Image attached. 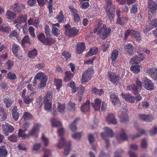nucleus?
I'll use <instances>...</instances> for the list:
<instances>
[{"label": "nucleus", "mask_w": 157, "mask_h": 157, "mask_svg": "<svg viewBox=\"0 0 157 157\" xmlns=\"http://www.w3.org/2000/svg\"><path fill=\"white\" fill-rule=\"evenodd\" d=\"M13 64V62L11 60L8 61L6 63V66L7 69L10 70L12 67Z\"/></svg>", "instance_id": "63"}, {"label": "nucleus", "mask_w": 157, "mask_h": 157, "mask_svg": "<svg viewBox=\"0 0 157 157\" xmlns=\"http://www.w3.org/2000/svg\"><path fill=\"white\" fill-rule=\"evenodd\" d=\"M102 101L99 99L96 98L95 99L94 103L93 102L91 103L92 107L96 111L99 110L100 109Z\"/></svg>", "instance_id": "13"}, {"label": "nucleus", "mask_w": 157, "mask_h": 157, "mask_svg": "<svg viewBox=\"0 0 157 157\" xmlns=\"http://www.w3.org/2000/svg\"><path fill=\"white\" fill-rule=\"evenodd\" d=\"M56 18L59 22H61L63 21L64 17L62 11H60L59 14L57 15Z\"/></svg>", "instance_id": "51"}, {"label": "nucleus", "mask_w": 157, "mask_h": 157, "mask_svg": "<svg viewBox=\"0 0 157 157\" xmlns=\"http://www.w3.org/2000/svg\"><path fill=\"white\" fill-rule=\"evenodd\" d=\"M22 117L25 120H29L31 119L32 117V115L29 113L25 112L22 116Z\"/></svg>", "instance_id": "54"}, {"label": "nucleus", "mask_w": 157, "mask_h": 157, "mask_svg": "<svg viewBox=\"0 0 157 157\" xmlns=\"http://www.w3.org/2000/svg\"><path fill=\"white\" fill-rule=\"evenodd\" d=\"M40 126V124H36L32 130L29 132L28 134L26 136L28 137L34 136L36 132L39 131Z\"/></svg>", "instance_id": "12"}, {"label": "nucleus", "mask_w": 157, "mask_h": 157, "mask_svg": "<svg viewBox=\"0 0 157 157\" xmlns=\"http://www.w3.org/2000/svg\"><path fill=\"white\" fill-rule=\"evenodd\" d=\"M7 78L9 79L14 80L16 79L17 76L15 74L10 72L7 74Z\"/></svg>", "instance_id": "49"}, {"label": "nucleus", "mask_w": 157, "mask_h": 157, "mask_svg": "<svg viewBox=\"0 0 157 157\" xmlns=\"http://www.w3.org/2000/svg\"><path fill=\"white\" fill-rule=\"evenodd\" d=\"M23 99L24 102L27 104H29L32 101V99L28 96L23 98Z\"/></svg>", "instance_id": "64"}, {"label": "nucleus", "mask_w": 157, "mask_h": 157, "mask_svg": "<svg viewBox=\"0 0 157 157\" xmlns=\"http://www.w3.org/2000/svg\"><path fill=\"white\" fill-rule=\"evenodd\" d=\"M115 9L106 10L108 17L110 21H113L114 17V13L115 12Z\"/></svg>", "instance_id": "23"}, {"label": "nucleus", "mask_w": 157, "mask_h": 157, "mask_svg": "<svg viewBox=\"0 0 157 157\" xmlns=\"http://www.w3.org/2000/svg\"><path fill=\"white\" fill-rule=\"evenodd\" d=\"M140 67L137 64L133 65L130 68L131 70L135 74L138 73L140 70Z\"/></svg>", "instance_id": "32"}, {"label": "nucleus", "mask_w": 157, "mask_h": 157, "mask_svg": "<svg viewBox=\"0 0 157 157\" xmlns=\"http://www.w3.org/2000/svg\"><path fill=\"white\" fill-rule=\"evenodd\" d=\"M104 130L105 133H102L101 134V136L102 138H104L105 136L110 137H112L113 136V133L112 129L106 127L104 128Z\"/></svg>", "instance_id": "14"}, {"label": "nucleus", "mask_w": 157, "mask_h": 157, "mask_svg": "<svg viewBox=\"0 0 157 157\" xmlns=\"http://www.w3.org/2000/svg\"><path fill=\"white\" fill-rule=\"evenodd\" d=\"M52 125L53 127H56L61 126V123L56 119H52L51 120Z\"/></svg>", "instance_id": "46"}, {"label": "nucleus", "mask_w": 157, "mask_h": 157, "mask_svg": "<svg viewBox=\"0 0 157 157\" xmlns=\"http://www.w3.org/2000/svg\"><path fill=\"white\" fill-rule=\"evenodd\" d=\"M86 49V47L84 44L82 42H80L77 44L76 52L78 54L82 53Z\"/></svg>", "instance_id": "19"}, {"label": "nucleus", "mask_w": 157, "mask_h": 157, "mask_svg": "<svg viewBox=\"0 0 157 157\" xmlns=\"http://www.w3.org/2000/svg\"><path fill=\"white\" fill-rule=\"evenodd\" d=\"M17 136L16 135L14 134H12L8 138V139L11 142H16L17 141Z\"/></svg>", "instance_id": "55"}, {"label": "nucleus", "mask_w": 157, "mask_h": 157, "mask_svg": "<svg viewBox=\"0 0 157 157\" xmlns=\"http://www.w3.org/2000/svg\"><path fill=\"white\" fill-rule=\"evenodd\" d=\"M132 33L134 34V36L136 38V40L139 41L141 40V38L139 32L132 30Z\"/></svg>", "instance_id": "62"}, {"label": "nucleus", "mask_w": 157, "mask_h": 157, "mask_svg": "<svg viewBox=\"0 0 157 157\" xmlns=\"http://www.w3.org/2000/svg\"><path fill=\"white\" fill-rule=\"evenodd\" d=\"M118 54V51L117 49H115L112 52L111 58L113 61H114L117 59Z\"/></svg>", "instance_id": "48"}, {"label": "nucleus", "mask_w": 157, "mask_h": 157, "mask_svg": "<svg viewBox=\"0 0 157 157\" xmlns=\"http://www.w3.org/2000/svg\"><path fill=\"white\" fill-rule=\"evenodd\" d=\"M71 143H69L65 147L63 152L64 156H67L69 154L70 151L71 150Z\"/></svg>", "instance_id": "43"}, {"label": "nucleus", "mask_w": 157, "mask_h": 157, "mask_svg": "<svg viewBox=\"0 0 157 157\" xmlns=\"http://www.w3.org/2000/svg\"><path fill=\"white\" fill-rule=\"evenodd\" d=\"M128 20V19L126 18H118L117 22L120 25H123L125 23V21H126Z\"/></svg>", "instance_id": "47"}, {"label": "nucleus", "mask_w": 157, "mask_h": 157, "mask_svg": "<svg viewBox=\"0 0 157 157\" xmlns=\"http://www.w3.org/2000/svg\"><path fill=\"white\" fill-rule=\"evenodd\" d=\"M136 56H137V59H138V60L136 59V60L135 61L136 64L139 63V62L142 60L144 59V56L142 53H140L138 55Z\"/></svg>", "instance_id": "60"}, {"label": "nucleus", "mask_w": 157, "mask_h": 157, "mask_svg": "<svg viewBox=\"0 0 157 157\" xmlns=\"http://www.w3.org/2000/svg\"><path fill=\"white\" fill-rule=\"evenodd\" d=\"M44 104V108L45 110L48 112H51L52 110V102H43Z\"/></svg>", "instance_id": "24"}, {"label": "nucleus", "mask_w": 157, "mask_h": 157, "mask_svg": "<svg viewBox=\"0 0 157 157\" xmlns=\"http://www.w3.org/2000/svg\"><path fill=\"white\" fill-rule=\"evenodd\" d=\"M52 94L51 91L48 92L44 98L43 102H52Z\"/></svg>", "instance_id": "26"}, {"label": "nucleus", "mask_w": 157, "mask_h": 157, "mask_svg": "<svg viewBox=\"0 0 157 157\" xmlns=\"http://www.w3.org/2000/svg\"><path fill=\"white\" fill-rule=\"evenodd\" d=\"M55 85L57 87V89L59 90L62 86V82L61 80L60 79H55Z\"/></svg>", "instance_id": "56"}, {"label": "nucleus", "mask_w": 157, "mask_h": 157, "mask_svg": "<svg viewBox=\"0 0 157 157\" xmlns=\"http://www.w3.org/2000/svg\"><path fill=\"white\" fill-rule=\"evenodd\" d=\"M136 83V85H128L127 87L128 90H132L135 94H136L138 91L141 90L142 86V83L138 78H137Z\"/></svg>", "instance_id": "3"}, {"label": "nucleus", "mask_w": 157, "mask_h": 157, "mask_svg": "<svg viewBox=\"0 0 157 157\" xmlns=\"http://www.w3.org/2000/svg\"><path fill=\"white\" fill-rule=\"evenodd\" d=\"M41 138L42 142L44 144V146L45 147L48 146L49 145L48 139L45 136L44 134L42 135Z\"/></svg>", "instance_id": "52"}, {"label": "nucleus", "mask_w": 157, "mask_h": 157, "mask_svg": "<svg viewBox=\"0 0 157 157\" xmlns=\"http://www.w3.org/2000/svg\"><path fill=\"white\" fill-rule=\"evenodd\" d=\"M136 135L132 136L131 137L132 140H133L137 138L140 137L142 135L145 134L146 132L145 130L143 129H140Z\"/></svg>", "instance_id": "37"}, {"label": "nucleus", "mask_w": 157, "mask_h": 157, "mask_svg": "<svg viewBox=\"0 0 157 157\" xmlns=\"http://www.w3.org/2000/svg\"><path fill=\"white\" fill-rule=\"evenodd\" d=\"M6 15L8 19L11 20L13 19L16 16V13H13L10 10H8L6 12Z\"/></svg>", "instance_id": "38"}, {"label": "nucleus", "mask_w": 157, "mask_h": 157, "mask_svg": "<svg viewBox=\"0 0 157 157\" xmlns=\"http://www.w3.org/2000/svg\"><path fill=\"white\" fill-rule=\"evenodd\" d=\"M80 109L82 112H86L88 111L90 109V101H88L82 104L81 106Z\"/></svg>", "instance_id": "20"}, {"label": "nucleus", "mask_w": 157, "mask_h": 157, "mask_svg": "<svg viewBox=\"0 0 157 157\" xmlns=\"http://www.w3.org/2000/svg\"><path fill=\"white\" fill-rule=\"evenodd\" d=\"M142 82L144 84V87L145 89L149 90H152L154 89V83L147 77H144L143 79Z\"/></svg>", "instance_id": "6"}, {"label": "nucleus", "mask_w": 157, "mask_h": 157, "mask_svg": "<svg viewBox=\"0 0 157 157\" xmlns=\"http://www.w3.org/2000/svg\"><path fill=\"white\" fill-rule=\"evenodd\" d=\"M146 72L149 74L154 80H157V69L155 68H149Z\"/></svg>", "instance_id": "10"}, {"label": "nucleus", "mask_w": 157, "mask_h": 157, "mask_svg": "<svg viewBox=\"0 0 157 157\" xmlns=\"http://www.w3.org/2000/svg\"><path fill=\"white\" fill-rule=\"evenodd\" d=\"M50 36H47V38L46 39L44 44L51 45L55 42V40L53 38L50 37Z\"/></svg>", "instance_id": "33"}, {"label": "nucleus", "mask_w": 157, "mask_h": 157, "mask_svg": "<svg viewBox=\"0 0 157 157\" xmlns=\"http://www.w3.org/2000/svg\"><path fill=\"white\" fill-rule=\"evenodd\" d=\"M111 30L110 28H107L105 25H102V22L100 21L98 23L97 27L94 30V32L95 33L98 31L97 35L100 36L102 39H104L109 35Z\"/></svg>", "instance_id": "1"}, {"label": "nucleus", "mask_w": 157, "mask_h": 157, "mask_svg": "<svg viewBox=\"0 0 157 157\" xmlns=\"http://www.w3.org/2000/svg\"><path fill=\"white\" fill-rule=\"evenodd\" d=\"M13 10L16 12L19 13L21 12L22 10L21 8V6L18 3H15L13 6Z\"/></svg>", "instance_id": "45"}, {"label": "nucleus", "mask_w": 157, "mask_h": 157, "mask_svg": "<svg viewBox=\"0 0 157 157\" xmlns=\"http://www.w3.org/2000/svg\"><path fill=\"white\" fill-rule=\"evenodd\" d=\"M38 38L41 42L44 44L46 38L44 33H41L39 34L38 36Z\"/></svg>", "instance_id": "53"}, {"label": "nucleus", "mask_w": 157, "mask_h": 157, "mask_svg": "<svg viewBox=\"0 0 157 157\" xmlns=\"http://www.w3.org/2000/svg\"><path fill=\"white\" fill-rule=\"evenodd\" d=\"M10 29V28L9 26L4 27L2 25H0V30L3 32L8 33Z\"/></svg>", "instance_id": "58"}, {"label": "nucleus", "mask_w": 157, "mask_h": 157, "mask_svg": "<svg viewBox=\"0 0 157 157\" xmlns=\"http://www.w3.org/2000/svg\"><path fill=\"white\" fill-rule=\"evenodd\" d=\"M121 95L123 98H124L126 101L129 102L131 103L134 102V98L133 96L129 94H125L124 93H122Z\"/></svg>", "instance_id": "18"}, {"label": "nucleus", "mask_w": 157, "mask_h": 157, "mask_svg": "<svg viewBox=\"0 0 157 157\" xmlns=\"http://www.w3.org/2000/svg\"><path fill=\"white\" fill-rule=\"evenodd\" d=\"M92 92L95 94L101 95L104 94V91L102 89L98 90L96 87H94L92 89Z\"/></svg>", "instance_id": "35"}, {"label": "nucleus", "mask_w": 157, "mask_h": 157, "mask_svg": "<svg viewBox=\"0 0 157 157\" xmlns=\"http://www.w3.org/2000/svg\"><path fill=\"white\" fill-rule=\"evenodd\" d=\"M20 49V47L15 44H13L12 45V52L16 57H17L18 52Z\"/></svg>", "instance_id": "28"}, {"label": "nucleus", "mask_w": 157, "mask_h": 157, "mask_svg": "<svg viewBox=\"0 0 157 157\" xmlns=\"http://www.w3.org/2000/svg\"><path fill=\"white\" fill-rule=\"evenodd\" d=\"M139 117L140 119L147 122L151 121L154 119L153 117L151 115L142 114L139 115Z\"/></svg>", "instance_id": "17"}, {"label": "nucleus", "mask_w": 157, "mask_h": 157, "mask_svg": "<svg viewBox=\"0 0 157 157\" xmlns=\"http://www.w3.org/2000/svg\"><path fill=\"white\" fill-rule=\"evenodd\" d=\"M66 109L65 105L64 104H61L59 102L58 103V111L61 114H63L65 112Z\"/></svg>", "instance_id": "22"}, {"label": "nucleus", "mask_w": 157, "mask_h": 157, "mask_svg": "<svg viewBox=\"0 0 157 157\" xmlns=\"http://www.w3.org/2000/svg\"><path fill=\"white\" fill-rule=\"evenodd\" d=\"M127 111L126 109H124V112L122 113L121 111L119 112L118 113L119 117L120 118L121 121L123 123H124L128 121V116L126 113Z\"/></svg>", "instance_id": "11"}, {"label": "nucleus", "mask_w": 157, "mask_h": 157, "mask_svg": "<svg viewBox=\"0 0 157 157\" xmlns=\"http://www.w3.org/2000/svg\"><path fill=\"white\" fill-rule=\"evenodd\" d=\"M127 139V136L124 130L122 129L119 136L117 137V139L119 142H120V140L124 141L126 140Z\"/></svg>", "instance_id": "16"}, {"label": "nucleus", "mask_w": 157, "mask_h": 157, "mask_svg": "<svg viewBox=\"0 0 157 157\" xmlns=\"http://www.w3.org/2000/svg\"><path fill=\"white\" fill-rule=\"evenodd\" d=\"M37 55V51L35 49H34L32 51L29 52L28 53V56L30 58L33 59Z\"/></svg>", "instance_id": "50"}, {"label": "nucleus", "mask_w": 157, "mask_h": 157, "mask_svg": "<svg viewBox=\"0 0 157 157\" xmlns=\"http://www.w3.org/2000/svg\"><path fill=\"white\" fill-rule=\"evenodd\" d=\"M107 4L106 10L115 9V6L112 4L111 0H105Z\"/></svg>", "instance_id": "27"}, {"label": "nucleus", "mask_w": 157, "mask_h": 157, "mask_svg": "<svg viewBox=\"0 0 157 157\" xmlns=\"http://www.w3.org/2000/svg\"><path fill=\"white\" fill-rule=\"evenodd\" d=\"M17 106H14L11 112L12 117L15 121H17L19 117V114L17 112Z\"/></svg>", "instance_id": "21"}, {"label": "nucleus", "mask_w": 157, "mask_h": 157, "mask_svg": "<svg viewBox=\"0 0 157 157\" xmlns=\"http://www.w3.org/2000/svg\"><path fill=\"white\" fill-rule=\"evenodd\" d=\"M94 73V71L91 68H89L83 73L82 75L81 82L82 84H85L90 81Z\"/></svg>", "instance_id": "2"}, {"label": "nucleus", "mask_w": 157, "mask_h": 157, "mask_svg": "<svg viewBox=\"0 0 157 157\" xmlns=\"http://www.w3.org/2000/svg\"><path fill=\"white\" fill-rule=\"evenodd\" d=\"M79 120V118H76L70 125L69 126L70 129L73 131H76L77 128L75 125L77 121Z\"/></svg>", "instance_id": "34"}, {"label": "nucleus", "mask_w": 157, "mask_h": 157, "mask_svg": "<svg viewBox=\"0 0 157 157\" xmlns=\"http://www.w3.org/2000/svg\"><path fill=\"white\" fill-rule=\"evenodd\" d=\"M25 131H24V130H23L22 129H19L18 133V136L19 137H21L22 138H28L25 133Z\"/></svg>", "instance_id": "57"}, {"label": "nucleus", "mask_w": 157, "mask_h": 157, "mask_svg": "<svg viewBox=\"0 0 157 157\" xmlns=\"http://www.w3.org/2000/svg\"><path fill=\"white\" fill-rule=\"evenodd\" d=\"M7 151L5 146H0V157H6L7 155Z\"/></svg>", "instance_id": "25"}, {"label": "nucleus", "mask_w": 157, "mask_h": 157, "mask_svg": "<svg viewBox=\"0 0 157 157\" xmlns=\"http://www.w3.org/2000/svg\"><path fill=\"white\" fill-rule=\"evenodd\" d=\"M147 7L152 13L155 12L157 10V3L151 0L148 1Z\"/></svg>", "instance_id": "9"}, {"label": "nucleus", "mask_w": 157, "mask_h": 157, "mask_svg": "<svg viewBox=\"0 0 157 157\" xmlns=\"http://www.w3.org/2000/svg\"><path fill=\"white\" fill-rule=\"evenodd\" d=\"M133 46L130 44H128L125 45V49L127 52L129 54H131L133 52Z\"/></svg>", "instance_id": "41"}, {"label": "nucleus", "mask_w": 157, "mask_h": 157, "mask_svg": "<svg viewBox=\"0 0 157 157\" xmlns=\"http://www.w3.org/2000/svg\"><path fill=\"white\" fill-rule=\"evenodd\" d=\"M3 116L2 118V121H5L7 118V114L6 113L5 110L2 107H0V117Z\"/></svg>", "instance_id": "36"}, {"label": "nucleus", "mask_w": 157, "mask_h": 157, "mask_svg": "<svg viewBox=\"0 0 157 157\" xmlns=\"http://www.w3.org/2000/svg\"><path fill=\"white\" fill-rule=\"evenodd\" d=\"M108 77L110 82L114 84H117L120 78L118 75L112 72H109Z\"/></svg>", "instance_id": "7"}, {"label": "nucleus", "mask_w": 157, "mask_h": 157, "mask_svg": "<svg viewBox=\"0 0 157 157\" xmlns=\"http://www.w3.org/2000/svg\"><path fill=\"white\" fill-rule=\"evenodd\" d=\"M52 33L56 36H58L60 34V31L56 27H52Z\"/></svg>", "instance_id": "61"}, {"label": "nucleus", "mask_w": 157, "mask_h": 157, "mask_svg": "<svg viewBox=\"0 0 157 157\" xmlns=\"http://www.w3.org/2000/svg\"><path fill=\"white\" fill-rule=\"evenodd\" d=\"M110 96L111 101L114 104L119 101V98L115 94H111Z\"/></svg>", "instance_id": "31"}, {"label": "nucleus", "mask_w": 157, "mask_h": 157, "mask_svg": "<svg viewBox=\"0 0 157 157\" xmlns=\"http://www.w3.org/2000/svg\"><path fill=\"white\" fill-rule=\"evenodd\" d=\"M67 109L69 112H74L76 109L75 104L74 103L70 102L68 104Z\"/></svg>", "instance_id": "40"}, {"label": "nucleus", "mask_w": 157, "mask_h": 157, "mask_svg": "<svg viewBox=\"0 0 157 157\" xmlns=\"http://www.w3.org/2000/svg\"><path fill=\"white\" fill-rule=\"evenodd\" d=\"M3 101L6 104V107L7 108L10 107L13 103V101L9 98H5Z\"/></svg>", "instance_id": "39"}, {"label": "nucleus", "mask_w": 157, "mask_h": 157, "mask_svg": "<svg viewBox=\"0 0 157 157\" xmlns=\"http://www.w3.org/2000/svg\"><path fill=\"white\" fill-rule=\"evenodd\" d=\"M82 135V132H77L72 134V137L74 139H79L81 137Z\"/></svg>", "instance_id": "59"}, {"label": "nucleus", "mask_w": 157, "mask_h": 157, "mask_svg": "<svg viewBox=\"0 0 157 157\" xmlns=\"http://www.w3.org/2000/svg\"><path fill=\"white\" fill-rule=\"evenodd\" d=\"M65 144L66 143L64 138H61V139L59 140L58 143L57 144L56 146L58 147L61 148L64 145H66V146L67 145Z\"/></svg>", "instance_id": "44"}, {"label": "nucleus", "mask_w": 157, "mask_h": 157, "mask_svg": "<svg viewBox=\"0 0 157 157\" xmlns=\"http://www.w3.org/2000/svg\"><path fill=\"white\" fill-rule=\"evenodd\" d=\"M98 48L96 47H93L90 49L88 53L86 55L87 57L91 56L96 54L98 52Z\"/></svg>", "instance_id": "30"}, {"label": "nucleus", "mask_w": 157, "mask_h": 157, "mask_svg": "<svg viewBox=\"0 0 157 157\" xmlns=\"http://www.w3.org/2000/svg\"><path fill=\"white\" fill-rule=\"evenodd\" d=\"M27 19V16L25 15L24 17L23 16H20L14 21V23H18L21 24L23 22L26 21Z\"/></svg>", "instance_id": "29"}, {"label": "nucleus", "mask_w": 157, "mask_h": 157, "mask_svg": "<svg viewBox=\"0 0 157 157\" xmlns=\"http://www.w3.org/2000/svg\"><path fill=\"white\" fill-rule=\"evenodd\" d=\"M107 121L109 124H116L117 123V121L114 116L112 114L108 115L106 118Z\"/></svg>", "instance_id": "15"}, {"label": "nucleus", "mask_w": 157, "mask_h": 157, "mask_svg": "<svg viewBox=\"0 0 157 157\" xmlns=\"http://www.w3.org/2000/svg\"><path fill=\"white\" fill-rule=\"evenodd\" d=\"M65 27L66 29V33L70 37H73L75 36L78 32V30L76 29L75 28H72L70 29H67V26H65Z\"/></svg>", "instance_id": "8"}, {"label": "nucleus", "mask_w": 157, "mask_h": 157, "mask_svg": "<svg viewBox=\"0 0 157 157\" xmlns=\"http://www.w3.org/2000/svg\"><path fill=\"white\" fill-rule=\"evenodd\" d=\"M36 79H40V85L38 86L39 88L44 87L46 85L48 80V78L46 75L42 72L38 73L35 77Z\"/></svg>", "instance_id": "4"}, {"label": "nucleus", "mask_w": 157, "mask_h": 157, "mask_svg": "<svg viewBox=\"0 0 157 157\" xmlns=\"http://www.w3.org/2000/svg\"><path fill=\"white\" fill-rule=\"evenodd\" d=\"M65 75L64 79L66 82L69 81L73 76V74L70 71H67Z\"/></svg>", "instance_id": "42"}, {"label": "nucleus", "mask_w": 157, "mask_h": 157, "mask_svg": "<svg viewBox=\"0 0 157 157\" xmlns=\"http://www.w3.org/2000/svg\"><path fill=\"white\" fill-rule=\"evenodd\" d=\"M2 129L3 134L8 136L9 133H12L14 130L13 127L8 123H4L2 125Z\"/></svg>", "instance_id": "5"}]
</instances>
